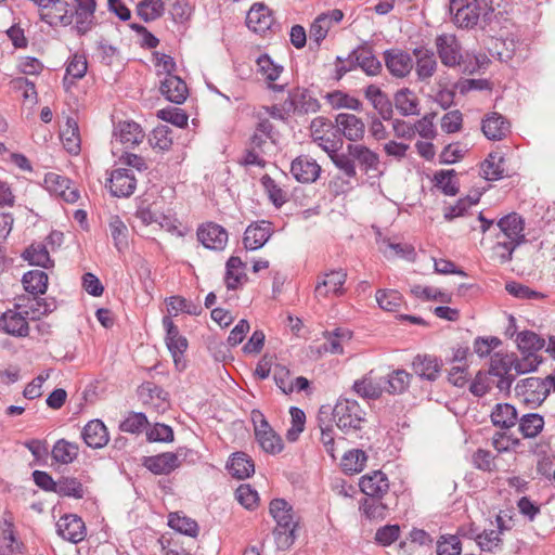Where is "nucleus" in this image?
<instances>
[{
  "label": "nucleus",
  "mask_w": 555,
  "mask_h": 555,
  "mask_svg": "<svg viewBox=\"0 0 555 555\" xmlns=\"http://www.w3.org/2000/svg\"><path fill=\"white\" fill-rule=\"evenodd\" d=\"M95 0H75L74 7L66 0H53L40 20L53 28L72 26L79 36L88 34L95 20Z\"/></svg>",
  "instance_id": "nucleus-1"
},
{
  "label": "nucleus",
  "mask_w": 555,
  "mask_h": 555,
  "mask_svg": "<svg viewBox=\"0 0 555 555\" xmlns=\"http://www.w3.org/2000/svg\"><path fill=\"white\" fill-rule=\"evenodd\" d=\"M496 228L499 233L494 248L503 250L498 253V256L501 262H507L512 259L515 248L526 241L525 221L517 212H511L498 221Z\"/></svg>",
  "instance_id": "nucleus-2"
},
{
  "label": "nucleus",
  "mask_w": 555,
  "mask_h": 555,
  "mask_svg": "<svg viewBox=\"0 0 555 555\" xmlns=\"http://www.w3.org/2000/svg\"><path fill=\"white\" fill-rule=\"evenodd\" d=\"M333 418L336 426L349 434L360 430L365 422V412L356 400L339 398L333 409Z\"/></svg>",
  "instance_id": "nucleus-3"
},
{
  "label": "nucleus",
  "mask_w": 555,
  "mask_h": 555,
  "mask_svg": "<svg viewBox=\"0 0 555 555\" xmlns=\"http://www.w3.org/2000/svg\"><path fill=\"white\" fill-rule=\"evenodd\" d=\"M489 374L498 377L496 387L508 392L516 378L515 354L496 352L491 357Z\"/></svg>",
  "instance_id": "nucleus-4"
},
{
  "label": "nucleus",
  "mask_w": 555,
  "mask_h": 555,
  "mask_svg": "<svg viewBox=\"0 0 555 555\" xmlns=\"http://www.w3.org/2000/svg\"><path fill=\"white\" fill-rule=\"evenodd\" d=\"M311 135L326 153L338 151L343 141L337 138L333 122L325 117H315L310 125Z\"/></svg>",
  "instance_id": "nucleus-5"
},
{
  "label": "nucleus",
  "mask_w": 555,
  "mask_h": 555,
  "mask_svg": "<svg viewBox=\"0 0 555 555\" xmlns=\"http://www.w3.org/2000/svg\"><path fill=\"white\" fill-rule=\"evenodd\" d=\"M435 46L437 54L444 66H460L463 68L465 60L463 59L462 48L455 35L441 34L437 36Z\"/></svg>",
  "instance_id": "nucleus-6"
},
{
  "label": "nucleus",
  "mask_w": 555,
  "mask_h": 555,
  "mask_svg": "<svg viewBox=\"0 0 555 555\" xmlns=\"http://www.w3.org/2000/svg\"><path fill=\"white\" fill-rule=\"evenodd\" d=\"M515 391L525 403L540 405L550 395V385L542 378L527 377L517 383Z\"/></svg>",
  "instance_id": "nucleus-7"
},
{
  "label": "nucleus",
  "mask_w": 555,
  "mask_h": 555,
  "mask_svg": "<svg viewBox=\"0 0 555 555\" xmlns=\"http://www.w3.org/2000/svg\"><path fill=\"white\" fill-rule=\"evenodd\" d=\"M347 280V273L343 269L332 270L327 273L318 275L314 295L318 299L326 298L331 295L341 296L345 293L344 284Z\"/></svg>",
  "instance_id": "nucleus-8"
},
{
  "label": "nucleus",
  "mask_w": 555,
  "mask_h": 555,
  "mask_svg": "<svg viewBox=\"0 0 555 555\" xmlns=\"http://www.w3.org/2000/svg\"><path fill=\"white\" fill-rule=\"evenodd\" d=\"M44 189L59 197L64 202L74 204L79 199V191L73 185V182L56 172H48L44 176L43 181Z\"/></svg>",
  "instance_id": "nucleus-9"
},
{
  "label": "nucleus",
  "mask_w": 555,
  "mask_h": 555,
  "mask_svg": "<svg viewBox=\"0 0 555 555\" xmlns=\"http://www.w3.org/2000/svg\"><path fill=\"white\" fill-rule=\"evenodd\" d=\"M482 10L478 0L467 1L466 4H462V0H450V12H454V23L460 27L477 25Z\"/></svg>",
  "instance_id": "nucleus-10"
},
{
  "label": "nucleus",
  "mask_w": 555,
  "mask_h": 555,
  "mask_svg": "<svg viewBox=\"0 0 555 555\" xmlns=\"http://www.w3.org/2000/svg\"><path fill=\"white\" fill-rule=\"evenodd\" d=\"M284 108L287 113L305 115L318 112L320 104L307 89L295 88L289 91L288 98L284 102Z\"/></svg>",
  "instance_id": "nucleus-11"
},
{
  "label": "nucleus",
  "mask_w": 555,
  "mask_h": 555,
  "mask_svg": "<svg viewBox=\"0 0 555 555\" xmlns=\"http://www.w3.org/2000/svg\"><path fill=\"white\" fill-rule=\"evenodd\" d=\"M257 418L260 420V423L255 425V435L262 450L272 454L281 452L283 449L282 439L273 431L263 415L254 411L253 420L255 423Z\"/></svg>",
  "instance_id": "nucleus-12"
},
{
  "label": "nucleus",
  "mask_w": 555,
  "mask_h": 555,
  "mask_svg": "<svg viewBox=\"0 0 555 555\" xmlns=\"http://www.w3.org/2000/svg\"><path fill=\"white\" fill-rule=\"evenodd\" d=\"M106 186L115 197H129L137 188V178L132 169L118 168L111 172Z\"/></svg>",
  "instance_id": "nucleus-13"
},
{
  "label": "nucleus",
  "mask_w": 555,
  "mask_h": 555,
  "mask_svg": "<svg viewBox=\"0 0 555 555\" xmlns=\"http://www.w3.org/2000/svg\"><path fill=\"white\" fill-rule=\"evenodd\" d=\"M344 18V12L339 9L328 10L319 14L312 22L309 30L310 40L319 47L326 38L328 30Z\"/></svg>",
  "instance_id": "nucleus-14"
},
{
  "label": "nucleus",
  "mask_w": 555,
  "mask_h": 555,
  "mask_svg": "<svg viewBox=\"0 0 555 555\" xmlns=\"http://www.w3.org/2000/svg\"><path fill=\"white\" fill-rule=\"evenodd\" d=\"M163 326L166 330V346L173 358L176 366L179 367L181 357L188 349V339L180 334L178 326L170 317L163 318Z\"/></svg>",
  "instance_id": "nucleus-15"
},
{
  "label": "nucleus",
  "mask_w": 555,
  "mask_h": 555,
  "mask_svg": "<svg viewBox=\"0 0 555 555\" xmlns=\"http://www.w3.org/2000/svg\"><path fill=\"white\" fill-rule=\"evenodd\" d=\"M384 62L388 72L397 78L406 77L413 69L412 56L400 49H389L384 52Z\"/></svg>",
  "instance_id": "nucleus-16"
},
{
  "label": "nucleus",
  "mask_w": 555,
  "mask_h": 555,
  "mask_svg": "<svg viewBox=\"0 0 555 555\" xmlns=\"http://www.w3.org/2000/svg\"><path fill=\"white\" fill-rule=\"evenodd\" d=\"M24 314L13 309H9L0 315V331L14 337H27L29 335V324Z\"/></svg>",
  "instance_id": "nucleus-17"
},
{
  "label": "nucleus",
  "mask_w": 555,
  "mask_h": 555,
  "mask_svg": "<svg viewBox=\"0 0 555 555\" xmlns=\"http://www.w3.org/2000/svg\"><path fill=\"white\" fill-rule=\"evenodd\" d=\"M273 234L272 223L266 220L249 224L244 233L243 244L248 250L261 248Z\"/></svg>",
  "instance_id": "nucleus-18"
},
{
  "label": "nucleus",
  "mask_w": 555,
  "mask_h": 555,
  "mask_svg": "<svg viewBox=\"0 0 555 555\" xmlns=\"http://www.w3.org/2000/svg\"><path fill=\"white\" fill-rule=\"evenodd\" d=\"M197 238L208 249L222 250L228 243V232L221 225L208 222L197 229Z\"/></svg>",
  "instance_id": "nucleus-19"
},
{
  "label": "nucleus",
  "mask_w": 555,
  "mask_h": 555,
  "mask_svg": "<svg viewBox=\"0 0 555 555\" xmlns=\"http://www.w3.org/2000/svg\"><path fill=\"white\" fill-rule=\"evenodd\" d=\"M359 486L367 498H385L389 494V480L382 470L362 476Z\"/></svg>",
  "instance_id": "nucleus-20"
},
{
  "label": "nucleus",
  "mask_w": 555,
  "mask_h": 555,
  "mask_svg": "<svg viewBox=\"0 0 555 555\" xmlns=\"http://www.w3.org/2000/svg\"><path fill=\"white\" fill-rule=\"evenodd\" d=\"M335 122L336 131L340 132L347 140L357 142L364 138L365 125L360 117L341 113L336 116Z\"/></svg>",
  "instance_id": "nucleus-21"
},
{
  "label": "nucleus",
  "mask_w": 555,
  "mask_h": 555,
  "mask_svg": "<svg viewBox=\"0 0 555 555\" xmlns=\"http://www.w3.org/2000/svg\"><path fill=\"white\" fill-rule=\"evenodd\" d=\"M291 172L301 183L314 182L321 172V166L311 157L301 155L292 162Z\"/></svg>",
  "instance_id": "nucleus-22"
},
{
  "label": "nucleus",
  "mask_w": 555,
  "mask_h": 555,
  "mask_svg": "<svg viewBox=\"0 0 555 555\" xmlns=\"http://www.w3.org/2000/svg\"><path fill=\"white\" fill-rule=\"evenodd\" d=\"M81 438L92 449H101L109 441L107 428L101 420L89 421L81 430Z\"/></svg>",
  "instance_id": "nucleus-23"
},
{
  "label": "nucleus",
  "mask_w": 555,
  "mask_h": 555,
  "mask_svg": "<svg viewBox=\"0 0 555 555\" xmlns=\"http://www.w3.org/2000/svg\"><path fill=\"white\" fill-rule=\"evenodd\" d=\"M160 93L170 102L176 104L183 103L188 98L186 83L176 75H167L160 81Z\"/></svg>",
  "instance_id": "nucleus-24"
},
{
  "label": "nucleus",
  "mask_w": 555,
  "mask_h": 555,
  "mask_svg": "<svg viewBox=\"0 0 555 555\" xmlns=\"http://www.w3.org/2000/svg\"><path fill=\"white\" fill-rule=\"evenodd\" d=\"M481 130L489 140L500 141L509 132V122L501 114L493 112L482 119Z\"/></svg>",
  "instance_id": "nucleus-25"
},
{
  "label": "nucleus",
  "mask_w": 555,
  "mask_h": 555,
  "mask_svg": "<svg viewBox=\"0 0 555 555\" xmlns=\"http://www.w3.org/2000/svg\"><path fill=\"white\" fill-rule=\"evenodd\" d=\"M273 23L272 14L268 7L262 3H255L247 13L246 24L255 33H264L270 29Z\"/></svg>",
  "instance_id": "nucleus-26"
},
{
  "label": "nucleus",
  "mask_w": 555,
  "mask_h": 555,
  "mask_svg": "<svg viewBox=\"0 0 555 555\" xmlns=\"http://www.w3.org/2000/svg\"><path fill=\"white\" fill-rule=\"evenodd\" d=\"M364 95L384 120L392 119V102L379 87L376 85L367 86L364 90Z\"/></svg>",
  "instance_id": "nucleus-27"
},
{
  "label": "nucleus",
  "mask_w": 555,
  "mask_h": 555,
  "mask_svg": "<svg viewBox=\"0 0 555 555\" xmlns=\"http://www.w3.org/2000/svg\"><path fill=\"white\" fill-rule=\"evenodd\" d=\"M416 56L415 72L418 80H429L437 70V61L433 51L424 48H416L413 50Z\"/></svg>",
  "instance_id": "nucleus-28"
},
{
  "label": "nucleus",
  "mask_w": 555,
  "mask_h": 555,
  "mask_svg": "<svg viewBox=\"0 0 555 555\" xmlns=\"http://www.w3.org/2000/svg\"><path fill=\"white\" fill-rule=\"evenodd\" d=\"M245 267L246 264L240 257L231 256L228 259L224 275V283L228 289H237L247 281Z\"/></svg>",
  "instance_id": "nucleus-29"
},
{
  "label": "nucleus",
  "mask_w": 555,
  "mask_h": 555,
  "mask_svg": "<svg viewBox=\"0 0 555 555\" xmlns=\"http://www.w3.org/2000/svg\"><path fill=\"white\" fill-rule=\"evenodd\" d=\"M393 104L397 111L404 117L420 114V100L414 91L409 88H402L395 93Z\"/></svg>",
  "instance_id": "nucleus-30"
},
{
  "label": "nucleus",
  "mask_w": 555,
  "mask_h": 555,
  "mask_svg": "<svg viewBox=\"0 0 555 555\" xmlns=\"http://www.w3.org/2000/svg\"><path fill=\"white\" fill-rule=\"evenodd\" d=\"M145 467L154 474L167 475L179 467L180 462L176 453L165 452L150 456L144 462Z\"/></svg>",
  "instance_id": "nucleus-31"
},
{
  "label": "nucleus",
  "mask_w": 555,
  "mask_h": 555,
  "mask_svg": "<svg viewBox=\"0 0 555 555\" xmlns=\"http://www.w3.org/2000/svg\"><path fill=\"white\" fill-rule=\"evenodd\" d=\"M116 138L126 147H133L141 143L145 137L141 126L134 121H121L115 131Z\"/></svg>",
  "instance_id": "nucleus-32"
},
{
  "label": "nucleus",
  "mask_w": 555,
  "mask_h": 555,
  "mask_svg": "<svg viewBox=\"0 0 555 555\" xmlns=\"http://www.w3.org/2000/svg\"><path fill=\"white\" fill-rule=\"evenodd\" d=\"M347 152L357 160L365 172L377 170L379 165L378 155L362 144H348Z\"/></svg>",
  "instance_id": "nucleus-33"
},
{
  "label": "nucleus",
  "mask_w": 555,
  "mask_h": 555,
  "mask_svg": "<svg viewBox=\"0 0 555 555\" xmlns=\"http://www.w3.org/2000/svg\"><path fill=\"white\" fill-rule=\"evenodd\" d=\"M412 367L421 378L433 382L437 379L441 365L435 357L417 354L412 362Z\"/></svg>",
  "instance_id": "nucleus-34"
},
{
  "label": "nucleus",
  "mask_w": 555,
  "mask_h": 555,
  "mask_svg": "<svg viewBox=\"0 0 555 555\" xmlns=\"http://www.w3.org/2000/svg\"><path fill=\"white\" fill-rule=\"evenodd\" d=\"M0 539L2 542L0 555L23 553L24 544L16 538L13 522H2L0 526Z\"/></svg>",
  "instance_id": "nucleus-35"
},
{
  "label": "nucleus",
  "mask_w": 555,
  "mask_h": 555,
  "mask_svg": "<svg viewBox=\"0 0 555 555\" xmlns=\"http://www.w3.org/2000/svg\"><path fill=\"white\" fill-rule=\"evenodd\" d=\"M227 469L236 479H245L255 472L253 460L244 452H236L227 464Z\"/></svg>",
  "instance_id": "nucleus-36"
},
{
  "label": "nucleus",
  "mask_w": 555,
  "mask_h": 555,
  "mask_svg": "<svg viewBox=\"0 0 555 555\" xmlns=\"http://www.w3.org/2000/svg\"><path fill=\"white\" fill-rule=\"evenodd\" d=\"M491 421L496 427L509 429L517 424V411L512 404L498 403L491 412Z\"/></svg>",
  "instance_id": "nucleus-37"
},
{
  "label": "nucleus",
  "mask_w": 555,
  "mask_h": 555,
  "mask_svg": "<svg viewBox=\"0 0 555 555\" xmlns=\"http://www.w3.org/2000/svg\"><path fill=\"white\" fill-rule=\"evenodd\" d=\"M299 522H276L273 537L279 550L289 548L296 538Z\"/></svg>",
  "instance_id": "nucleus-38"
},
{
  "label": "nucleus",
  "mask_w": 555,
  "mask_h": 555,
  "mask_svg": "<svg viewBox=\"0 0 555 555\" xmlns=\"http://www.w3.org/2000/svg\"><path fill=\"white\" fill-rule=\"evenodd\" d=\"M79 454V447L77 443L69 442L65 439L57 440L51 451L53 461L59 464L67 465L73 463Z\"/></svg>",
  "instance_id": "nucleus-39"
},
{
  "label": "nucleus",
  "mask_w": 555,
  "mask_h": 555,
  "mask_svg": "<svg viewBox=\"0 0 555 555\" xmlns=\"http://www.w3.org/2000/svg\"><path fill=\"white\" fill-rule=\"evenodd\" d=\"M48 274L41 270H30L23 275L24 289L34 295H43L48 288Z\"/></svg>",
  "instance_id": "nucleus-40"
},
{
  "label": "nucleus",
  "mask_w": 555,
  "mask_h": 555,
  "mask_svg": "<svg viewBox=\"0 0 555 555\" xmlns=\"http://www.w3.org/2000/svg\"><path fill=\"white\" fill-rule=\"evenodd\" d=\"M412 375L405 370H395L384 379V391L390 395L404 392L411 383Z\"/></svg>",
  "instance_id": "nucleus-41"
},
{
  "label": "nucleus",
  "mask_w": 555,
  "mask_h": 555,
  "mask_svg": "<svg viewBox=\"0 0 555 555\" xmlns=\"http://www.w3.org/2000/svg\"><path fill=\"white\" fill-rule=\"evenodd\" d=\"M325 343L322 345V350L331 353H343L344 344L351 339V332L348 328L337 327L332 332L324 334Z\"/></svg>",
  "instance_id": "nucleus-42"
},
{
  "label": "nucleus",
  "mask_w": 555,
  "mask_h": 555,
  "mask_svg": "<svg viewBox=\"0 0 555 555\" xmlns=\"http://www.w3.org/2000/svg\"><path fill=\"white\" fill-rule=\"evenodd\" d=\"M60 138L68 153L76 155L80 152L79 128L73 118L67 119L64 128L61 130Z\"/></svg>",
  "instance_id": "nucleus-43"
},
{
  "label": "nucleus",
  "mask_w": 555,
  "mask_h": 555,
  "mask_svg": "<svg viewBox=\"0 0 555 555\" xmlns=\"http://www.w3.org/2000/svg\"><path fill=\"white\" fill-rule=\"evenodd\" d=\"M23 258L31 266L42 267L46 269L53 267V260L51 259L46 245L42 243L31 244L23 253Z\"/></svg>",
  "instance_id": "nucleus-44"
},
{
  "label": "nucleus",
  "mask_w": 555,
  "mask_h": 555,
  "mask_svg": "<svg viewBox=\"0 0 555 555\" xmlns=\"http://www.w3.org/2000/svg\"><path fill=\"white\" fill-rule=\"evenodd\" d=\"M360 508L370 519H384L388 516L390 506L385 498H366Z\"/></svg>",
  "instance_id": "nucleus-45"
},
{
  "label": "nucleus",
  "mask_w": 555,
  "mask_h": 555,
  "mask_svg": "<svg viewBox=\"0 0 555 555\" xmlns=\"http://www.w3.org/2000/svg\"><path fill=\"white\" fill-rule=\"evenodd\" d=\"M483 176L487 180L502 179L505 175L504 156L500 153H491L481 165Z\"/></svg>",
  "instance_id": "nucleus-46"
},
{
  "label": "nucleus",
  "mask_w": 555,
  "mask_h": 555,
  "mask_svg": "<svg viewBox=\"0 0 555 555\" xmlns=\"http://www.w3.org/2000/svg\"><path fill=\"white\" fill-rule=\"evenodd\" d=\"M56 532L64 540L79 543L87 537L86 522H56Z\"/></svg>",
  "instance_id": "nucleus-47"
},
{
  "label": "nucleus",
  "mask_w": 555,
  "mask_h": 555,
  "mask_svg": "<svg viewBox=\"0 0 555 555\" xmlns=\"http://www.w3.org/2000/svg\"><path fill=\"white\" fill-rule=\"evenodd\" d=\"M517 42L514 39H491L489 52L501 62L509 61L516 53Z\"/></svg>",
  "instance_id": "nucleus-48"
},
{
  "label": "nucleus",
  "mask_w": 555,
  "mask_h": 555,
  "mask_svg": "<svg viewBox=\"0 0 555 555\" xmlns=\"http://www.w3.org/2000/svg\"><path fill=\"white\" fill-rule=\"evenodd\" d=\"M108 228L114 245L118 251H124L128 247V228L118 216L109 218Z\"/></svg>",
  "instance_id": "nucleus-49"
},
{
  "label": "nucleus",
  "mask_w": 555,
  "mask_h": 555,
  "mask_svg": "<svg viewBox=\"0 0 555 555\" xmlns=\"http://www.w3.org/2000/svg\"><path fill=\"white\" fill-rule=\"evenodd\" d=\"M544 427V418L538 413L525 414L519 420V431L525 438L537 437Z\"/></svg>",
  "instance_id": "nucleus-50"
},
{
  "label": "nucleus",
  "mask_w": 555,
  "mask_h": 555,
  "mask_svg": "<svg viewBox=\"0 0 555 555\" xmlns=\"http://www.w3.org/2000/svg\"><path fill=\"white\" fill-rule=\"evenodd\" d=\"M356 64L361 67L367 75L375 76L382 70V63L370 50L352 51Z\"/></svg>",
  "instance_id": "nucleus-51"
},
{
  "label": "nucleus",
  "mask_w": 555,
  "mask_h": 555,
  "mask_svg": "<svg viewBox=\"0 0 555 555\" xmlns=\"http://www.w3.org/2000/svg\"><path fill=\"white\" fill-rule=\"evenodd\" d=\"M55 493L62 496L82 499L86 494V488L75 477H62L57 480V488Z\"/></svg>",
  "instance_id": "nucleus-52"
},
{
  "label": "nucleus",
  "mask_w": 555,
  "mask_h": 555,
  "mask_svg": "<svg viewBox=\"0 0 555 555\" xmlns=\"http://www.w3.org/2000/svg\"><path fill=\"white\" fill-rule=\"evenodd\" d=\"M516 343L521 353H537L545 345V340L531 331H524L518 333L516 337Z\"/></svg>",
  "instance_id": "nucleus-53"
},
{
  "label": "nucleus",
  "mask_w": 555,
  "mask_h": 555,
  "mask_svg": "<svg viewBox=\"0 0 555 555\" xmlns=\"http://www.w3.org/2000/svg\"><path fill=\"white\" fill-rule=\"evenodd\" d=\"M353 390L357 395L365 399H377L382 396L384 388L380 383L374 382L370 376H364L353 384Z\"/></svg>",
  "instance_id": "nucleus-54"
},
{
  "label": "nucleus",
  "mask_w": 555,
  "mask_h": 555,
  "mask_svg": "<svg viewBox=\"0 0 555 555\" xmlns=\"http://www.w3.org/2000/svg\"><path fill=\"white\" fill-rule=\"evenodd\" d=\"M367 456L362 450H350L341 459L343 470L348 474L360 473L366 463Z\"/></svg>",
  "instance_id": "nucleus-55"
},
{
  "label": "nucleus",
  "mask_w": 555,
  "mask_h": 555,
  "mask_svg": "<svg viewBox=\"0 0 555 555\" xmlns=\"http://www.w3.org/2000/svg\"><path fill=\"white\" fill-rule=\"evenodd\" d=\"M138 15L145 22L159 18L165 12L163 0H142L137 7Z\"/></svg>",
  "instance_id": "nucleus-56"
},
{
  "label": "nucleus",
  "mask_w": 555,
  "mask_h": 555,
  "mask_svg": "<svg viewBox=\"0 0 555 555\" xmlns=\"http://www.w3.org/2000/svg\"><path fill=\"white\" fill-rule=\"evenodd\" d=\"M318 423L321 430V442L325 448L327 454L335 459V436L334 430L331 425L327 423V415L322 410L318 415Z\"/></svg>",
  "instance_id": "nucleus-57"
},
{
  "label": "nucleus",
  "mask_w": 555,
  "mask_h": 555,
  "mask_svg": "<svg viewBox=\"0 0 555 555\" xmlns=\"http://www.w3.org/2000/svg\"><path fill=\"white\" fill-rule=\"evenodd\" d=\"M376 301L378 306L386 311H397L403 302V298L398 291L378 289L376 292Z\"/></svg>",
  "instance_id": "nucleus-58"
},
{
  "label": "nucleus",
  "mask_w": 555,
  "mask_h": 555,
  "mask_svg": "<svg viewBox=\"0 0 555 555\" xmlns=\"http://www.w3.org/2000/svg\"><path fill=\"white\" fill-rule=\"evenodd\" d=\"M269 513L274 520H293L300 518L293 506L284 499H273L269 505Z\"/></svg>",
  "instance_id": "nucleus-59"
},
{
  "label": "nucleus",
  "mask_w": 555,
  "mask_h": 555,
  "mask_svg": "<svg viewBox=\"0 0 555 555\" xmlns=\"http://www.w3.org/2000/svg\"><path fill=\"white\" fill-rule=\"evenodd\" d=\"M478 202L479 195L475 197L466 196L460 198L455 205H449L443 208V217L447 221H452L457 217L464 216L468 208L476 205Z\"/></svg>",
  "instance_id": "nucleus-60"
},
{
  "label": "nucleus",
  "mask_w": 555,
  "mask_h": 555,
  "mask_svg": "<svg viewBox=\"0 0 555 555\" xmlns=\"http://www.w3.org/2000/svg\"><path fill=\"white\" fill-rule=\"evenodd\" d=\"M454 178V170L438 171L435 173L436 186L440 189L443 194L454 196L459 193V185Z\"/></svg>",
  "instance_id": "nucleus-61"
},
{
  "label": "nucleus",
  "mask_w": 555,
  "mask_h": 555,
  "mask_svg": "<svg viewBox=\"0 0 555 555\" xmlns=\"http://www.w3.org/2000/svg\"><path fill=\"white\" fill-rule=\"evenodd\" d=\"M170 133L171 130L168 126L162 125L156 127L149 138L151 146L154 150L168 151L172 145Z\"/></svg>",
  "instance_id": "nucleus-62"
},
{
  "label": "nucleus",
  "mask_w": 555,
  "mask_h": 555,
  "mask_svg": "<svg viewBox=\"0 0 555 555\" xmlns=\"http://www.w3.org/2000/svg\"><path fill=\"white\" fill-rule=\"evenodd\" d=\"M333 164L344 172L347 178H354L357 176L356 164L353 157L347 153L328 152L327 153Z\"/></svg>",
  "instance_id": "nucleus-63"
},
{
  "label": "nucleus",
  "mask_w": 555,
  "mask_h": 555,
  "mask_svg": "<svg viewBox=\"0 0 555 555\" xmlns=\"http://www.w3.org/2000/svg\"><path fill=\"white\" fill-rule=\"evenodd\" d=\"M261 184L263 185L270 201L275 207L279 208L286 203V192L283 191L269 175H264L261 178Z\"/></svg>",
  "instance_id": "nucleus-64"
}]
</instances>
